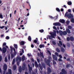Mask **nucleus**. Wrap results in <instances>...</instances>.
Returning <instances> with one entry per match:
<instances>
[{
	"label": "nucleus",
	"instance_id": "obj_1",
	"mask_svg": "<svg viewBox=\"0 0 74 74\" xmlns=\"http://www.w3.org/2000/svg\"><path fill=\"white\" fill-rule=\"evenodd\" d=\"M10 54L11 55V59H13L14 58V54L12 53V51H13V48H12V47H10Z\"/></svg>",
	"mask_w": 74,
	"mask_h": 74
},
{
	"label": "nucleus",
	"instance_id": "obj_2",
	"mask_svg": "<svg viewBox=\"0 0 74 74\" xmlns=\"http://www.w3.org/2000/svg\"><path fill=\"white\" fill-rule=\"evenodd\" d=\"M3 69L4 71H3V74H5V71L7 70V64H5L3 66Z\"/></svg>",
	"mask_w": 74,
	"mask_h": 74
},
{
	"label": "nucleus",
	"instance_id": "obj_3",
	"mask_svg": "<svg viewBox=\"0 0 74 74\" xmlns=\"http://www.w3.org/2000/svg\"><path fill=\"white\" fill-rule=\"evenodd\" d=\"M16 62H21V58L17 56L16 58Z\"/></svg>",
	"mask_w": 74,
	"mask_h": 74
},
{
	"label": "nucleus",
	"instance_id": "obj_4",
	"mask_svg": "<svg viewBox=\"0 0 74 74\" xmlns=\"http://www.w3.org/2000/svg\"><path fill=\"white\" fill-rule=\"evenodd\" d=\"M53 32L54 33H52V32L50 33L51 35V36L53 37H54L53 36H56V32L55 30H54Z\"/></svg>",
	"mask_w": 74,
	"mask_h": 74
},
{
	"label": "nucleus",
	"instance_id": "obj_5",
	"mask_svg": "<svg viewBox=\"0 0 74 74\" xmlns=\"http://www.w3.org/2000/svg\"><path fill=\"white\" fill-rule=\"evenodd\" d=\"M66 17H68V18H72L73 17V15L71 14H69L67 15Z\"/></svg>",
	"mask_w": 74,
	"mask_h": 74
},
{
	"label": "nucleus",
	"instance_id": "obj_6",
	"mask_svg": "<svg viewBox=\"0 0 74 74\" xmlns=\"http://www.w3.org/2000/svg\"><path fill=\"white\" fill-rule=\"evenodd\" d=\"M2 53H5L7 51V49L5 47H3L2 48Z\"/></svg>",
	"mask_w": 74,
	"mask_h": 74
},
{
	"label": "nucleus",
	"instance_id": "obj_7",
	"mask_svg": "<svg viewBox=\"0 0 74 74\" xmlns=\"http://www.w3.org/2000/svg\"><path fill=\"white\" fill-rule=\"evenodd\" d=\"M53 25H54V26H61V24L60 23H53Z\"/></svg>",
	"mask_w": 74,
	"mask_h": 74
},
{
	"label": "nucleus",
	"instance_id": "obj_8",
	"mask_svg": "<svg viewBox=\"0 0 74 74\" xmlns=\"http://www.w3.org/2000/svg\"><path fill=\"white\" fill-rule=\"evenodd\" d=\"M47 74H50V73L52 72V71H51V69L49 67L47 68Z\"/></svg>",
	"mask_w": 74,
	"mask_h": 74
},
{
	"label": "nucleus",
	"instance_id": "obj_9",
	"mask_svg": "<svg viewBox=\"0 0 74 74\" xmlns=\"http://www.w3.org/2000/svg\"><path fill=\"white\" fill-rule=\"evenodd\" d=\"M53 59L55 60H58V57H57L56 55H53Z\"/></svg>",
	"mask_w": 74,
	"mask_h": 74
},
{
	"label": "nucleus",
	"instance_id": "obj_10",
	"mask_svg": "<svg viewBox=\"0 0 74 74\" xmlns=\"http://www.w3.org/2000/svg\"><path fill=\"white\" fill-rule=\"evenodd\" d=\"M26 69V64H24L22 67V70H25Z\"/></svg>",
	"mask_w": 74,
	"mask_h": 74
},
{
	"label": "nucleus",
	"instance_id": "obj_11",
	"mask_svg": "<svg viewBox=\"0 0 74 74\" xmlns=\"http://www.w3.org/2000/svg\"><path fill=\"white\" fill-rule=\"evenodd\" d=\"M48 37L49 38V40H52V39L53 38H55V36H53V37H52V36L51 35V36L50 35H48Z\"/></svg>",
	"mask_w": 74,
	"mask_h": 74
},
{
	"label": "nucleus",
	"instance_id": "obj_12",
	"mask_svg": "<svg viewBox=\"0 0 74 74\" xmlns=\"http://www.w3.org/2000/svg\"><path fill=\"white\" fill-rule=\"evenodd\" d=\"M62 72L64 74H66L67 72L66 71V70L64 69H62Z\"/></svg>",
	"mask_w": 74,
	"mask_h": 74
},
{
	"label": "nucleus",
	"instance_id": "obj_13",
	"mask_svg": "<svg viewBox=\"0 0 74 74\" xmlns=\"http://www.w3.org/2000/svg\"><path fill=\"white\" fill-rule=\"evenodd\" d=\"M59 44H58V45L60 47H61V45H63L62 42V41H59Z\"/></svg>",
	"mask_w": 74,
	"mask_h": 74
},
{
	"label": "nucleus",
	"instance_id": "obj_14",
	"mask_svg": "<svg viewBox=\"0 0 74 74\" xmlns=\"http://www.w3.org/2000/svg\"><path fill=\"white\" fill-rule=\"evenodd\" d=\"M66 33H67L68 34H70V33H71L70 30L69 29H66Z\"/></svg>",
	"mask_w": 74,
	"mask_h": 74
},
{
	"label": "nucleus",
	"instance_id": "obj_15",
	"mask_svg": "<svg viewBox=\"0 0 74 74\" xmlns=\"http://www.w3.org/2000/svg\"><path fill=\"white\" fill-rule=\"evenodd\" d=\"M25 42L24 41H22L20 42V44L21 45H23L25 44Z\"/></svg>",
	"mask_w": 74,
	"mask_h": 74
},
{
	"label": "nucleus",
	"instance_id": "obj_16",
	"mask_svg": "<svg viewBox=\"0 0 74 74\" xmlns=\"http://www.w3.org/2000/svg\"><path fill=\"white\" fill-rule=\"evenodd\" d=\"M8 73L9 74H12V71L11 69H8Z\"/></svg>",
	"mask_w": 74,
	"mask_h": 74
},
{
	"label": "nucleus",
	"instance_id": "obj_17",
	"mask_svg": "<svg viewBox=\"0 0 74 74\" xmlns=\"http://www.w3.org/2000/svg\"><path fill=\"white\" fill-rule=\"evenodd\" d=\"M61 51L62 52H64L65 51V50L63 47H60Z\"/></svg>",
	"mask_w": 74,
	"mask_h": 74
},
{
	"label": "nucleus",
	"instance_id": "obj_18",
	"mask_svg": "<svg viewBox=\"0 0 74 74\" xmlns=\"http://www.w3.org/2000/svg\"><path fill=\"white\" fill-rule=\"evenodd\" d=\"M60 21L61 23H64L65 22V20L64 19H61L60 20Z\"/></svg>",
	"mask_w": 74,
	"mask_h": 74
},
{
	"label": "nucleus",
	"instance_id": "obj_19",
	"mask_svg": "<svg viewBox=\"0 0 74 74\" xmlns=\"http://www.w3.org/2000/svg\"><path fill=\"white\" fill-rule=\"evenodd\" d=\"M70 40L71 41H74V38L73 36H71L70 37Z\"/></svg>",
	"mask_w": 74,
	"mask_h": 74
},
{
	"label": "nucleus",
	"instance_id": "obj_20",
	"mask_svg": "<svg viewBox=\"0 0 74 74\" xmlns=\"http://www.w3.org/2000/svg\"><path fill=\"white\" fill-rule=\"evenodd\" d=\"M18 71L20 73H21V72H22V67H21V66H20L19 67Z\"/></svg>",
	"mask_w": 74,
	"mask_h": 74
},
{
	"label": "nucleus",
	"instance_id": "obj_21",
	"mask_svg": "<svg viewBox=\"0 0 74 74\" xmlns=\"http://www.w3.org/2000/svg\"><path fill=\"white\" fill-rule=\"evenodd\" d=\"M67 4L68 5H70L72 4V3L71 2V1H69L67 2Z\"/></svg>",
	"mask_w": 74,
	"mask_h": 74
},
{
	"label": "nucleus",
	"instance_id": "obj_22",
	"mask_svg": "<svg viewBox=\"0 0 74 74\" xmlns=\"http://www.w3.org/2000/svg\"><path fill=\"white\" fill-rule=\"evenodd\" d=\"M64 35H66L67 34V32L66 31H64L62 33Z\"/></svg>",
	"mask_w": 74,
	"mask_h": 74
},
{
	"label": "nucleus",
	"instance_id": "obj_23",
	"mask_svg": "<svg viewBox=\"0 0 74 74\" xmlns=\"http://www.w3.org/2000/svg\"><path fill=\"white\" fill-rule=\"evenodd\" d=\"M29 72L31 73L32 70V67H30L29 68Z\"/></svg>",
	"mask_w": 74,
	"mask_h": 74
},
{
	"label": "nucleus",
	"instance_id": "obj_24",
	"mask_svg": "<svg viewBox=\"0 0 74 74\" xmlns=\"http://www.w3.org/2000/svg\"><path fill=\"white\" fill-rule=\"evenodd\" d=\"M28 40L29 41H32V38H31V36H28Z\"/></svg>",
	"mask_w": 74,
	"mask_h": 74
},
{
	"label": "nucleus",
	"instance_id": "obj_25",
	"mask_svg": "<svg viewBox=\"0 0 74 74\" xmlns=\"http://www.w3.org/2000/svg\"><path fill=\"white\" fill-rule=\"evenodd\" d=\"M35 66L36 67H38V64H37V62L36 61L35 62Z\"/></svg>",
	"mask_w": 74,
	"mask_h": 74
},
{
	"label": "nucleus",
	"instance_id": "obj_26",
	"mask_svg": "<svg viewBox=\"0 0 74 74\" xmlns=\"http://www.w3.org/2000/svg\"><path fill=\"white\" fill-rule=\"evenodd\" d=\"M46 63L47 64H49L50 63V60H47L46 61Z\"/></svg>",
	"mask_w": 74,
	"mask_h": 74
},
{
	"label": "nucleus",
	"instance_id": "obj_27",
	"mask_svg": "<svg viewBox=\"0 0 74 74\" xmlns=\"http://www.w3.org/2000/svg\"><path fill=\"white\" fill-rule=\"evenodd\" d=\"M14 48H15L16 49H17L18 48V45H17L14 44Z\"/></svg>",
	"mask_w": 74,
	"mask_h": 74
},
{
	"label": "nucleus",
	"instance_id": "obj_28",
	"mask_svg": "<svg viewBox=\"0 0 74 74\" xmlns=\"http://www.w3.org/2000/svg\"><path fill=\"white\" fill-rule=\"evenodd\" d=\"M25 58L24 56H23L22 58V62H23L24 60H25Z\"/></svg>",
	"mask_w": 74,
	"mask_h": 74
},
{
	"label": "nucleus",
	"instance_id": "obj_29",
	"mask_svg": "<svg viewBox=\"0 0 74 74\" xmlns=\"http://www.w3.org/2000/svg\"><path fill=\"white\" fill-rule=\"evenodd\" d=\"M15 59H13L12 62V64L14 65L15 64Z\"/></svg>",
	"mask_w": 74,
	"mask_h": 74
},
{
	"label": "nucleus",
	"instance_id": "obj_30",
	"mask_svg": "<svg viewBox=\"0 0 74 74\" xmlns=\"http://www.w3.org/2000/svg\"><path fill=\"white\" fill-rule=\"evenodd\" d=\"M42 47H44V45H39V48H42Z\"/></svg>",
	"mask_w": 74,
	"mask_h": 74
},
{
	"label": "nucleus",
	"instance_id": "obj_31",
	"mask_svg": "<svg viewBox=\"0 0 74 74\" xmlns=\"http://www.w3.org/2000/svg\"><path fill=\"white\" fill-rule=\"evenodd\" d=\"M13 69L14 70H15L16 69V66L14 65L13 67Z\"/></svg>",
	"mask_w": 74,
	"mask_h": 74
},
{
	"label": "nucleus",
	"instance_id": "obj_32",
	"mask_svg": "<svg viewBox=\"0 0 74 74\" xmlns=\"http://www.w3.org/2000/svg\"><path fill=\"white\" fill-rule=\"evenodd\" d=\"M56 51H57L58 52H60V49H59V48H57L56 49Z\"/></svg>",
	"mask_w": 74,
	"mask_h": 74
},
{
	"label": "nucleus",
	"instance_id": "obj_33",
	"mask_svg": "<svg viewBox=\"0 0 74 74\" xmlns=\"http://www.w3.org/2000/svg\"><path fill=\"white\" fill-rule=\"evenodd\" d=\"M53 65H55V64H56V62L54 60H53Z\"/></svg>",
	"mask_w": 74,
	"mask_h": 74
},
{
	"label": "nucleus",
	"instance_id": "obj_34",
	"mask_svg": "<svg viewBox=\"0 0 74 74\" xmlns=\"http://www.w3.org/2000/svg\"><path fill=\"white\" fill-rule=\"evenodd\" d=\"M70 67V64H67L66 66V68H68Z\"/></svg>",
	"mask_w": 74,
	"mask_h": 74
},
{
	"label": "nucleus",
	"instance_id": "obj_35",
	"mask_svg": "<svg viewBox=\"0 0 74 74\" xmlns=\"http://www.w3.org/2000/svg\"><path fill=\"white\" fill-rule=\"evenodd\" d=\"M5 62H8V60H7V58L5 57Z\"/></svg>",
	"mask_w": 74,
	"mask_h": 74
},
{
	"label": "nucleus",
	"instance_id": "obj_36",
	"mask_svg": "<svg viewBox=\"0 0 74 74\" xmlns=\"http://www.w3.org/2000/svg\"><path fill=\"white\" fill-rule=\"evenodd\" d=\"M6 45V43L5 42H4L3 44L2 45V47H5Z\"/></svg>",
	"mask_w": 74,
	"mask_h": 74
},
{
	"label": "nucleus",
	"instance_id": "obj_37",
	"mask_svg": "<svg viewBox=\"0 0 74 74\" xmlns=\"http://www.w3.org/2000/svg\"><path fill=\"white\" fill-rule=\"evenodd\" d=\"M66 40L68 41H69L70 40V37L69 38V37H68L66 38Z\"/></svg>",
	"mask_w": 74,
	"mask_h": 74
},
{
	"label": "nucleus",
	"instance_id": "obj_38",
	"mask_svg": "<svg viewBox=\"0 0 74 74\" xmlns=\"http://www.w3.org/2000/svg\"><path fill=\"white\" fill-rule=\"evenodd\" d=\"M71 22H73V23H74V18H72L71 19Z\"/></svg>",
	"mask_w": 74,
	"mask_h": 74
},
{
	"label": "nucleus",
	"instance_id": "obj_39",
	"mask_svg": "<svg viewBox=\"0 0 74 74\" xmlns=\"http://www.w3.org/2000/svg\"><path fill=\"white\" fill-rule=\"evenodd\" d=\"M56 10L58 12H60V9H59V8H56Z\"/></svg>",
	"mask_w": 74,
	"mask_h": 74
},
{
	"label": "nucleus",
	"instance_id": "obj_40",
	"mask_svg": "<svg viewBox=\"0 0 74 74\" xmlns=\"http://www.w3.org/2000/svg\"><path fill=\"white\" fill-rule=\"evenodd\" d=\"M68 28L69 29H72V27L71 26L69 25L68 26Z\"/></svg>",
	"mask_w": 74,
	"mask_h": 74
},
{
	"label": "nucleus",
	"instance_id": "obj_41",
	"mask_svg": "<svg viewBox=\"0 0 74 74\" xmlns=\"http://www.w3.org/2000/svg\"><path fill=\"white\" fill-rule=\"evenodd\" d=\"M62 32V31H59V34L61 36H62V35H63V33H62L61 32Z\"/></svg>",
	"mask_w": 74,
	"mask_h": 74
},
{
	"label": "nucleus",
	"instance_id": "obj_42",
	"mask_svg": "<svg viewBox=\"0 0 74 74\" xmlns=\"http://www.w3.org/2000/svg\"><path fill=\"white\" fill-rule=\"evenodd\" d=\"M39 32L40 33H43L44 32V30L43 29H41L39 30Z\"/></svg>",
	"mask_w": 74,
	"mask_h": 74
},
{
	"label": "nucleus",
	"instance_id": "obj_43",
	"mask_svg": "<svg viewBox=\"0 0 74 74\" xmlns=\"http://www.w3.org/2000/svg\"><path fill=\"white\" fill-rule=\"evenodd\" d=\"M16 54H17V53L16 52V51H15L14 53V57L15 56H16Z\"/></svg>",
	"mask_w": 74,
	"mask_h": 74
},
{
	"label": "nucleus",
	"instance_id": "obj_44",
	"mask_svg": "<svg viewBox=\"0 0 74 74\" xmlns=\"http://www.w3.org/2000/svg\"><path fill=\"white\" fill-rule=\"evenodd\" d=\"M40 54L41 56H42V57H44V55H43V53L41 52H40Z\"/></svg>",
	"mask_w": 74,
	"mask_h": 74
},
{
	"label": "nucleus",
	"instance_id": "obj_45",
	"mask_svg": "<svg viewBox=\"0 0 74 74\" xmlns=\"http://www.w3.org/2000/svg\"><path fill=\"white\" fill-rule=\"evenodd\" d=\"M58 15H57L56 16H55L54 17V18L56 20V19H58Z\"/></svg>",
	"mask_w": 74,
	"mask_h": 74
},
{
	"label": "nucleus",
	"instance_id": "obj_46",
	"mask_svg": "<svg viewBox=\"0 0 74 74\" xmlns=\"http://www.w3.org/2000/svg\"><path fill=\"white\" fill-rule=\"evenodd\" d=\"M55 54L56 56H59V54L57 52H56L55 53Z\"/></svg>",
	"mask_w": 74,
	"mask_h": 74
},
{
	"label": "nucleus",
	"instance_id": "obj_47",
	"mask_svg": "<svg viewBox=\"0 0 74 74\" xmlns=\"http://www.w3.org/2000/svg\"><path fill=\"white\" fill-rule=\"evenodd\" d=\"M67 14H68V12H66L64 15L65 16H67V15H68Z\"/></svg>",
	"mask_w": 74,
	"mask_h": 74
},
{
	"label": "nucleus",
	"instance_id": "obj_48",
	"mask_svg": "<svg viewBox=\"0 0 74 74\" xmlns=\"http://www.w3.org/2000/svg\"><path fill=\"white\" fill-rule=\"evenodd\" d=\"M0 18H1L2 19V18H3V15L0 14Z\"/></svg>",
	"mask_w": 74,
	"mask_h": 74
},
{
	"label": "nucleus",
	"instance_id": "obj_49",
	"mask_svg": "<svg viewBox=\"0 0 74 74\" xmlns=\"http://www.w3.org/2000/svg\"><path fill=\"white\" fill-rule=\"evenodd\" d=\"M47 52H48V53H49V54H50V55H51V52H50V51H49V50H48Z\"/></svg>",
	"mask_w": 74,
	"mask_h": 74
},
{
	"label": "nucleus",
	"instance_id": "obj_50",
	"mask_svg": "<svg viewBox=\"0 0 74 74\" xmlns=\"http://www.w3.org/2000/svg\"><path fill=\"white\" fill-rule=\"evenodd\" d=\"M34 43H35V44H37V40H34Z\"/></svg>",
	"mask_w": 74,
	"mask_h": 74
},
{
	"label": "nucleus",
	"instance_id": "obj_51",
	"mask_svg": "<svg viewBox=\"0 0 74 74\" xmlns=\"http://www.w3.org/2000/svg\"><path fill=\"white\" fill-rule=\"evenodd\" d=\"M6 40H8L10 39V37L8 36H7L6 37Z\"/></svg>",
	"mask_w": 74,
	"mask_h": 74
},
{
	"label": "nucleus",
	"instance_id": "obj_52",
	"mask_svg": "<svg viewBox=\"0 0 74 74\" xmlns=\"http://www.w3.org/2000/svg\"><path fill=\"white\" fill-rule=\"evenodd\" d=\"M19 62H17V65L18 66H19V64H20V63H19Z\"/></svg>",
	"mask_w": 74,
	"mask_h": 74
},
{
	"label": "nucleus",
	"instance_id": "obj_53",
	"mask_svg": "<svg viewBox=\"0 0 74 74\" xmlns=\"http://www.w3.org/2000/svg\"><path fill=\"white\" fill-rule=\"evenodd\" d=\"M70 21H67L66 22V24H67V25H69V23H70Z\"/></svg>",
	"mask_w": 74,
	"mask_h": 74
},
{
	"label": "nucleus",
	"instance_id": "obj_54",
	"mask_svg": "<svg viewBox=\"0 0 74 74\" xmlns=\"http://www.w3.org/2000/svg\"><path fill=\"white\" fill-rule=\"evenodd\" d=\"M37 61L38 63H40V59L38 58L37 59Z\"/></svg>",
	"mask_w": 74,
	"mask_h": 74
},
{
	"label": "nucleus",
	"instance_id": "obj_55",
	"mask_svg": "<svg viewBox=\"0 0 74 74\" xmlns=\"http://www.w3.org/2000/svg\"><path fill=\"white\" fill-rule=\"evenodd\" d=\"M40 67L41 70H42V69H43V68H42V66H40Z\"/></svg>",
	"mask_w": 74,
	"mask_h": 74
},
{
	"label": "nucleus",
	"instance_id": "obj_56",
	"mask_svg": "<svg viewBox=\"0 0 74 74\" xmlns=\"http://www.w3.org/2000/svg\"><path fill=\"white\" fill-rule=\"evenodd\" d=\"M49 16L51 19H53V18H54L53 17V16Z\"/></svg>",
	"mask_w": 74,
	"mask_h": 74
},
{
	"label": "nucleus",
	"instance_id": "obj_57",
	"mask_svg": "<svg viewBox=\"0 0 74 74\" xmlns=\"http://www.w3.org/2000/svg\"><path fill=\"white\" fill-rule=\"evenodd\" d=\"M53 28L54 29H55V30H57V28L55 26L53 27Z\"/></svg>",
	"mask_w": 74,
	"mask_h": 74
},
{
	"label": "nucleus",
	"instance_id": "obj_58",
	"mask_svg": "<svg viewBox=\"0 0 74 74\" xmlns=\"http://www.w3.org/2000/svg\"><path fill=\"white\" fill-rule=\"evenodd\" d=\"M42 66L44 69H45V64H42Z\"/></svg>",
	"mask_w": 74,
	"mask_h": 74
},
{
	"label": "nucleus",
	"instance_id": "obj_59",
	"mask_svg": "<svg viewBox=\"0 0 74 74\" xmlns=\"http://www.w3.org/2000/svg\"><path fill=\"white\" fill-rule=\"evenodd\" d=\"M58 60L60 62H62V59H61L60 58H59Z\"/></svg>",
	"mask_w": 74,
	"mask_h": 74
},
{
	"label": "nucleus",
	"instance_id": "obj_60",
	"mask_svg": "<svg viewBox=\"0 0 74 74\" xmlns=\"http://www.w3.org/2000/svg\"><path fill=\"white\" fill-rule=\"evenodd\" d=\"M0 28L1 29H3V28H4V27H5V26H2V27H0Z\"/></svg>",
	"mask_w": 74,
	"mask_h": 74
},
{
	"label": "nucleus",
	"instance_id": "obj_61",
	"mask_svg": "<svg viewBox=\"0 0 74 74\" xmlns=\"http://www.w3.org/2000/svg\"><path fill=\"white\" fill-rule=\"evenodd\" d=\"M59 57L61 59H62V56L61 55H59Z\"/></svg>",
	"mask_w": 74,
	"mask_h": 74
},
{
	"label": "nucleus",
	"instance_id": "obj_62",
	"mask_svg": "<svg viewBox=\"0 0 74 74\" xmlns=\"http://www.w3.org/2000/svg\"><path fill=\"white\" fill-rule=\"evenodd\" d=\"M8 60H10V56H8Z\"/></svg>",
	"mask_w": 74,
	"mask_h": 74
},
{
	"label": "nucleus",
	"instance_id": "obj_63",
	"mask_svg": "<svg viewBox=\"0 0 74 74\" xmlns=\"http://www.w3.org/2000/svg\"><path fill=\"white\" fill-rule=\"evenodd\" d=\"M68 11L69 12H71V9H68Z\"/></svg>",
	"mask_w": 74,
	"mask_h": 74
},
{
	"label": "nucleus",
	"instance_id": "obj_64",
	"mask_svg": "<svg viewBox=\"0 0 74 74\" xmlns=\"http://www.w3.org/2000/svg\"><path fill=\"white\" fill-rule=\"evenodd\" d=\"M31 47L32 48H34V45L33 44H32L31 45Z\"/></svg>",
	"mask_w": 74,
	"mask_h": 74
}]
</instances>
